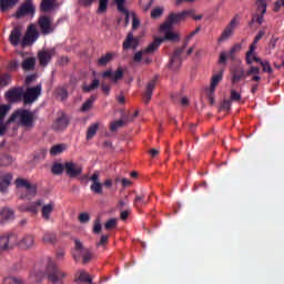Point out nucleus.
Listing matches in <instances>:
<instances>
[{
  "instance_id": "1",
  "label": "nucleus",
  "mask_w": 284,
  "mask_h": 284,
  "mask_svg": "<svg viewBox=\"0 0 284 284\" xmlns=\"http://www.w3.org/2000/svg\"><path fill=\"white\" fill-rule=\"evenodd\" d=\"M16 245H18L20 250H31V247H34V235H24L20 240L14 234L2 235L0 237V250L2 252L12 250Z\"/></svg>"
},
{
  "instance_id": "2",
  "label": "nucleus",
  "mask_w": 284,
  "mask_h": 284,
  "mask_svg": "<svg viewBox=\"0 0 284 284\" xmlns=\"http://www.w3.org/2000/svg\"><path fill=\"white\" fill-rule=\"evenodd\" d=\"M194 19V21H201L203 14H196L193 9L184 10L181 12L169 13L166 20L160 26L161 30H172L174 26L187 21V19Z\"/></svg>"
},
{
  "instance_id": "3",
  "label": "nucleus",
  "mask_w": 284,
  "mask_h": 284,
  "mask_svg": "<svg viewBox=\"0 0 284 284\" xmlns=\"http://www.w3.org/2000/svg\"><path fill=\"white\" fill-rule=\"evenodd\" d=\"M8 123H18L23 128H32L34 125V114L28 110H18L8 120Z\"/></svg>"
},
{
  "instance_id": "4",
  "label": "nucleus",
  "mask_w": 284,
  "mask_h": 284,
  "mask_svg": "<svg viewBox=\"0 0 284 284\" xmlns=\"http://www.w3.org/2000/svg\"><path fill=\"white\" fill-rule=\"evenodd\" d=\"M161 40H154L144 50L136 52L133 57V61H135V63H141V61H144V63H151L152 59H150V57L159 50Z\"/></svg>"
},
{
  "instance_id": "5",
  "label": "nucleus",
  "mask_w": 284,
  "mask_h": 284,
  "mask_svg": "<svg viewBox=\"0 0 284 284\" xmlns=\"http://www.w3.org/2000/svg\"><path fill=\"white\" fill-rule=\"evenodd\" d=\"M45 274L51 283H62L63 278L68 276V273L61 271L53 261L49 262Z\"/></svg>"
},
{
  "instance_id": "6",
  "label": "nucleus",
  "mask_w": 284,
  "mask_h": 284,
  "mask_svg": "<svg viewBox=\"0 0 284 284\" xmlns=\"http://www.w3.org/2000/svg\"><path fill=\"white\" fill-rule=\"evenodd\" d=\"M116 7L119 12H123L125 17V24L128 26L130 23V19H132V30H136L139 26H141V21H139V18H136V14L134 12H129L125 9V0H115Z\"/></svg>"
},
{
  "instance_id": "7",
  "label": "nucleus",
  "mask_w": 284,
  "mask_h": 284,
  "mask_svg": "<svg viewBox=\"0 0 284 284\" xmlns=\"http://www.w3.org/2000/svg\"><path fill=\"white\" fill-rule=\"evenodd\" d=\"M223 81V70L214 74L211 79V85L204 90V94L211 105H214V92H216V85Z\"/></svg>"
},
{
  "instance_id": "8",
  "label": "nucleus",
  "mask_w": 284,
  "mask_h": 284,
  "mask_svg": "<svg viewBox=\"0 0 284 284\" xmlns=\"http://www.w3.org/2000/svg\"><path fill=\"white\" fill-rule=\"evenodd\" d=\"M42 88L41 84H38L36 87L27 88V90L22 91V101L24 105H30L41 97Z\"/></svg>"
},
{
  "instance_id": "9",
  "label": "nucleus",
  "mask_w": 284,
  "mask_h": 284,
  "mask_svg": "<svg viewBox=\"0 0 284 284\" xmlns=\"http://www.w3.org/2000/svg\"><path fill=\"white\" fill-rule=\"evenodd\" d=\"M82 256V263H90L92 260V252L90 250L84 248L81 241L75 240V250L73 252V258L74 261H78Z\"/></svg>"
},
{
  "instance_id": "10",
  "label": "nucleus",
  "mask_w": 284,
  "mask_h": 284,
  "mask_svg": "<svg viewBox=\"0 0 284 284\" xmlns=\"http://www.w3.org/2000/svg\"><path fill=\"white\" fill-rule=\"evenodd\" d=\"M16 186L18 190H24L27 199H32V196L37 195V185L30 184L26 179L18 178L16 180Z\"/></svg>"
},
{
  "instance_id": "11",
  "label": "nucleus",
  "mask_w": 284,
  "mask_h": 284,
  "mask_svg": "<svg viewBox=\"0 0 284 284\" xmlns=\"http://www.w3.org/2000/svg\"><path fill=\"white\" fill-rule=\"evenodd\" d=\"M239 27V19L235 17L231 20V22L225 27L222 31L220 38L217 39L219 43H223V41H227L234 34V31Z\"/></svg>"
},
{
  "instance_id": "12",
  "label": "nucleus",
  "mask_w": 284,
  "mask_h": 284,
  "mask_svg": "<svg viewBox=\"0 0 284 284\" xmlns=\"http://www.w3.org/2000/svg\"><path fill=\"white\" fill-rule=\"evenodd\" d=\"M255 6L257 8V12H260V13L253 16L252 21H256V23H258V26H262L263 21H264L263 14H265V12H267V0H256Z\"/></svg>"
},
{
  "instance_id": "13",
  "label": "nucleus",
  "mask_w": 284,
  "mask_h": 284,
  "mask_svg": "<svg viewBox=\"0 0 284 284\" xmlns=\"http://www.w3.org/2000/svg\"><path fill=\"white\" fill-rule=\"evenodd\" d=\"M64 170L71 179L79 176L83 172V168L74 162H67L64 164Z\"/></svg>"
},
{
  "instance_id": "14",
  "label": "nucleus",
  "mask_w": 284,
  "mask_h": 284,
  "mask_svg": "<svg viewBox=\"0 0 284 284\" xmlns=\"http://www.w3.org/2000/svg\"><path fill=\"white\" fill-rule=\"evenodd\" d=\"M38 23L42 34H50V32L54 31V28L52 27V20L48 16L40 17Z\"/></svg>"
},
{
  "instance_id": "15",
  "label": "nucleus",
  "mask_w": 284,
  "mask_h": 284,
  "mask_svg": "<svg viewBox=\"0 0 284 284\" xmlns=\"http://www.w3.org/2000/svg\"><path fill=\"white\" fill-rule=\"evenodd\" d=\"M55 54L57 51L54 49H44L42 51H39L38 59L40 61V65H48L52 60V57H54Z\"/></svg>"
},
{
  "instance_id": "16",
  "label": "nucleus",
  "mask_w": 284,
  "mask_h": 284,
  "mask_svg": "<svg viewBox=\"0 0 284 284\" xmlns=\"http://www.w3.org/2000/svg\"><path fill=\"white\" fill-rule=\"evenodd\" d=\"M37 39H39V31H37V26L30 24L22 43L23 45H28V43H34Z\"/></svg>"
},
{
  "instance_id": "17",
  "label": "nucleus",
  "mask_w": 284,
  "mask_h": 284,
  "mask_svg": "<svg viewBox=\"0 0 284 284\" xmlns=\"http://www.w3.org/2000/svg\"><path fill=\"white\" fill-rule=\"evenodd\" d=\"M90 181L92 182L90 190L94 194H103V184L101 183V180H99V172H94L90 176Z\"/></svg>"
},
{
  "instance_id": "18",
  "label": "nucleus",
  "mask_w": 284,
  "mask_h": 284,
  "mask_svg": "<svg viewBox=\"0 0 284 284\" xmlns=\"http://www.w3.org/2000/svg\"><path fill=\"white\" fill-rule=\"evenodd\" d=\"M10 112V105L9 104H3L0 105V136H3L6 134V130H8V126L10 123L3 124V120L6 119V115Z\"/></svg>"
},
{
  "instance_id": "19",
  "label": "nucleus",
  "mask_w": 284,
  "mask_h": 284,
  "mask_svg": "<svg viewBox=\"0 0 284 284\" xmlns=\"http://www.w3.org/2000/svg\"><path fill=\"white\" fill-rule=\"evenodd\" d=\"M26 14H34V6L32 4V0H27L16 13L17 19H21V17H26Z\"/></svg>"
},
{
  "instance_id": "20",
  "label": "nucleus",
  "mask_w": 284,
  "mask_h": 284,
  "mask_svg": "<svg viewBox=\"0 0 284 284\" xmlns=\"http://www.w3.org/2000/svg\"><path fill=\"white\" fill-rule=\"evenodd\" d=\"M160 32H164V38H156L154 41H161L163 43V41H180L181 39V36L172 31V29L160 28Z\"/></svg>"
},
{
  "instance_id": "21",
  "label": "nucleus",
  "mask_w": 284,
  "mask_h": 284,
  "mask_svg": "<svg viewBox=\"0 0 284 284\" xmlns=\"http://www.w3.org/2000/svg\"><path fill=\"white\" fill-rule=\"evenodd\" d=\"M12 183V173L0 171V192H6Z\"/></svg>"
},
{
  "instance_id": "22",
  "label": "nucleus",
  "mask_w": 284,
  "mask_h": 284,
  "mask_svg": "<svg viewBox=\"0 0 284 284\" xmlns=\"http://www.w3.org/2000/svg\"><path fill=\"white\" fill-rule=\"evenodd\" d=\"M6 98L11 102V103H17V101L23 100V89L18 88V89H12L9 90L6 93Z\"/></svg>"
},
{
  "instance_id": "23",
  "label": "nucleus",
  "mask_w": 284,
  "mask_h": 284,
  "mask_svg": "<svg viewBox=\"0 0 284 284\" xmlns=\"http://www.w3.org/2000/svg\"><path fill=\"white\" fill-rule=\"evenodd\" d=\"M260 63V65H262L263 68V72H266L267 74H272V72H274V70L272 69V65H270V61L267 60H262L261 58L256 57V55H252L250 58V63Z\"/></svg>"
},
{
  "instance_id": "24",
  "label": "nucleus",
  "mask_w": 284,
  "mask_h": 284,
  "mask_svg": "<svg viewBox=\"0 0 284 284\" xmlns=\"http://www.w3.org/2000/svg\"><path fill=\"white\" fill-rule=\"evenodd\" d=\"M14 220V211L9 207H4L0 211V223H8V221Z\"/></svg>"
},
{
  "instance_id": "25",
  "label": "nucleus",
  "mask_w": 284,
  "mask_h": 284,
  "mask_svg": "<svg viewBox=\"0 0 284 284\" xmlns=\"http://www.w3.org/2000/svg\"><path fill=\"white\" fill-rule=\"evenodd\" d=\"M183 52V49L175 50L173 57L171 58L170 65L173 70H178V68H181V54Z\"/></svg>"
},
{
  "instance_id": "26",
  "label": "nucleus",
  "mask_w": 284,
  "mask_h": 284,
  "mask_svg": "<svg viewBox=\"0 0 284 284\" xmlns=\"http://www.w3.org/2000/svg\"><path fill=\"white\" fill-rule=\"evenodd\" d=\"M263 37H265V31L260 30L250 45V57H254V52H256V49L258 48V41H261Z\"/></svg>"
},
{
  "instance_id": "27",
  "label": "nucleus",
  "mask_w": 284,
  "mask_h": 284,
  "mask_svg": "<svg viewBox=\"0 0 284 284\" xmlns=\"http://www.w3.org/2000/svg\"><path fill=\"white\" fill-rule=\"evenodd\" d=\"M150 203V195L145 196V194L136 195L133 202L134 207H145V205Z\"/></svg>"
},
{
  "instance_id": "28",
  "label": "nucleus",
  "mask_w": 284,
  "mask_h": 284,
  "mask_svg": "<svg viewBox=\"0 0 284 284\" xmlns=\"http://www.w3.org/2000/svg\"><path fill=\"white\" fill-rule=\"evenodd\" d=\"M75 283H92V278H90V274L85 271H78L74 277Z\"/></svg>"
},
{
  "instance_id": "29",
  "label": "nucleus",
  "mask_w": 284,
  "mask_h": 284,
  "mask_svg": "<svg viewBox=\"0 0 284 284\" xmlns=\"http://www.w3.org/2000/svg\"><path fill=\"white\" fill-rule=\"evenodd\" d=\"M154 88H156V82L154 80H152L146 85V91L143 95L144 103H150V100L152 99V92H154Z\"/></svg>"
},
{
  "instance_id": "30",
  "label": "nucleus",
  "mask_w": 284,
  "mask_h": 284,
  "mask_svg": "<svg viewBox=\"0 0 284 284\" xmlns=\"http://www.w3.org/2000/svg\"><path fill=\"white\" fill-rule=\"evenodd\" d=\"M9 40L13 45H19V41H21V29L14 28L9 36Z\"/></svg>"
},
{
  "instance_id": "31",
  "label": "nucleus",
  "mask_w": 284,
  "mask_h": 284,
  "mask_svg": "<svg viewBox=\"0 0 284 284\" xmlns=\"http://www.w3.org/2000/svg\"><path fill=\"white\" fill-rule=\"evenodd\" d=\"M52 212H54V202H50L42 206V217L45 219V221H50V214Z\"/></svg>"
},
{
  "instance_id": "32",
  "label": "nucleus",
  "mask_w": 284,
  "mask_h": 284,
  "mask_svg": "<svg viewBox=\"0 0 284 284\" xmlns=\"http://www.w3.org/2000/svg\"><path fill=\"white\" fill-rule=\"evenodd\" d=\"M57 6V0H42L40 9L42 12H50V10H54Z\"/></svg>"
},
{
  "instance_id": "33",
  "label": "nucleus",
  "mask_w": 284,
  "mask_h": 284,
  "mask_svg": "<svg viewBox=\"0 0 284 284\" xmlns=\"http://www.w3.org/2000/svg\"><path fill=\"white\" fill-rule=\"evenodd\" d=\"M68 146L65 144H55L50 149L51 156H58V154H63Z\"/></svg>"
},
{
  "instance_id": "34",
  "label": "nucleus",
  "mask_w": 284,
  "mask_h": 284,
  "mask_svg": "<svg viewBox=\"0 0 284 284\" xmlns=\"http://www.w3.org/2000/svg\"><path fill=\"white\" fill-rule=\"evenodd\" d=\"M129 48H136V40L132 33H129L123 42V49L129 50Z\"/></svg>"
},
{
  "instance_id": "35",
  "label": "nucleus",
  "mask_w": 284,
  "mask_h": 284,
  "mask_svg": "<svg viewBox=\"0 0 284 284\" xmlns=\"http://www.w3.org/2000/svg\"><path fill=\"white\" fill-rule=\"evenodd\" d=\"M68 128V118L61 116L53 123L54 130H65Z\"/></svg>"
},
{
  "instance_id": "36",
  "label": "nucleus",
  "mask_w": 284,
  "mask_h": 284,
  "mask_svg": "<svg viewBox=\"0 0 284 284\" xmlns=\"http://www.w3.org/2000/svg\"><path fill=\"white\" fill-rule=\"evenodd\" d=\"M99 122L91 124L87 130V139L90 141V139H94L98 130H99Z\"/></svg>"
},
{
  "instance_id": "37",
  "label": "nucleus",
  "mask_w": 284,
  "mask_h": 284,
  "mask_svg": "<svg viewBox=\"0 0 284 284\" xmlns=\"http://www.w3.org/2000/svg\"><path fill=\"white\" fill-rule=\"evenodd\" d=\"M37 63V59L34 58H27L22 62V69L28 71V70H34V65Z\"/></svg>"
},
{
  "instance_id": "38",
  "label": "nucleus",
  "mask_w": 284,
  "mask_h": 284,
  "mask_svg": "<svg viewBox=\"0 0 284 284\" xmlns=\"http://www.w3.org/2000/svg\"><path fill=\"white\" fill-rule=\"evenodd\" d=\"M94 101H97V97H94V95L90 97V98L82 104L81 112H90V110L92 109V105H94Z\"/></svg>"
},
{
  "instance_id": "39",
  "label": "nucleus",
  "mask_w": 284,
  "mask_h": 284,
  "mask_svg": "<svg viewBox=\"0 0 284 284\" xmlns=\"http://www.w3.org/2000/svg\"><path fill=\"white\" fill-rule=\"evenodd\" d=\"M112 59H114V53H106L98 60V65L105 67Z\"/></svg>"
},
{
  "instance_id": "40",
  "label": "nucleus",
  "mask_w": 284,
  "mask_h": 284,
  "mask_svg": "<svg viewBox=\"0 0 284 284\" xmlns=\"http://www.w3.org/2000/svg\"><path fill=\"white\" fill-rule=\"evenodd\" d=\"M42 242L47 245H52L57 243V235H54L53 233H44V235L42 236Z\"/></svg>"
},
{
  "instance_id": "41",
  "label": "nucleus",
  "mask_w": 284,
  "mask_h": 284,
  "mask_svg": "<svg viewBox=\"0 0 284 284\" xmlns=\"http://www.w3.org/2000/svg\"><path fill=\"white\" fill-rule=\"evenodd\" d=\"M100 82L99 80L94 79L91 84H83L82 90L83 92H92L99 88Z\"/></svg>"
},
{
  "instance_id": "42",
  "label": "nucleus",
  "mask_w": 284,
  "mask_h": 284,
  "mask_svg": "<svg viewBox=\"0 0 284 284\" xmlns=\"http://www.w3.org/2000/svg\"><path fill=\"white\" fill-rule=\"evenodd\" d=\"M17 3H19V0H0L1 10H8L13 6H17Z\"/></svg>"
},
{
  "instance_id": "43",
  "label": "nucleus",
  "mask_w": 284,
  "mask_h": 284,
  "mask_svg": "<svg viewBox=\"0 0 284 284\" xmlns=\"http://www.w3.org/2000/svg\"><path fill=\"white\" fill-rule=\"evenodd\" d=\"M163 12H165L163 7H155L151 11V19H161V17H163Z\"/></svg>"
},
{
  "instance_id": "44",
  "label": "nucleus",
  "mask_w": 284,
  "mask_h": 284,
  "mask_svg": "<svg viewBox=\"0 0 284 284\" xmlns=\"http://www.w3.org/2000/svg\"><path fill=\"white\" fill-rule=\"evenodd\" d=\"M244 72H243V69H237L233 72V78H232V81L233 83H239V81H241L244 77Z\"/></svg>"
},
{
  "instance_id": "45",
  "label": "nucleus",
  "mask_w": 284,
  "mask_h": 284,
  "mask_svg": "<svg viewBox=\"0 0 284 284\" xmlns=\"http://www.w3.org/2000/svg\"><path fill=\"white\" fill-rule=\"evenodd\" d=\"M55 97L63 101L64 99H68V91L64 88H58L55 90Z\"/></svg>"
},
{
  "instance_id": "46",
  "label": "nucleus",
  "mask_w": 284,
  "mask_h": 284,
  "mask_svg": "<svg viewBox=\"0 0 284 284\" xmlns=\"http://www.w3.org/2000/svg\"><path fill=\"white\" fill-rule=\"evenodd\" d=\"M241 50H243V43H240V44H234L230 52H229V57L231 59H234V55L237 53V52H241Z\"/></svg>"
},
{
  "instance_id": "47",
  "label": "nucleus",
  "mask_w": 284,
  "mask_h": 284,
  "mask_svg": "<svg viewBox=\"0 0 284 284\" xmlns=\"http://www.w3.org/2000/svg\"><path fill=\"white\" fill-rule=\"evenodd\" d=\"M64 170H65V165L55 163L52 165L51 172L53 174H62Z\"/></svg>"
},
{
  "instance_id": "48",
  "label": "nucleus",
  "mask_w": 284,
  "mask_h": 284,
  "mask_svg": "<svg viewBox=\"0 0 284 284\" xmlns=\"http://www.w3.org/2000/svg\"><path fill=\"white\" fill-rule=\"evenodd\" d=\"M123 125H125V122H123V120H118L111 123L110 130L111 132H116V130H119V128H123Z\"/></svg>"
},
{
  "instance_id": "49",
  "label": "nucleus",
  "mask_w": 284,
  "mask_h": 284,
  "mask_svg": "<svg viewBox=\"0 0 284 284\" xmlns=\"http://www.w3.org/2000/svg\"><path fill=\"white\" fill-rule=\"evenodd\" d=\"M231 109H232V100H224V101L220 104V110H221V111L230 112Z\"/></svg>"
},
{
  "instance_id": "50",
  "label": "nucleus",
  "mask_w": 284,
  "mask_h": 284,
  "mask_svg": "<svg viewBox=\"0 0 284 284\" xmlns=\"http://www.w3.org/2000/svg\"><path fill=\"white\" fill-rule=\"evenodd\" d=\"M112 81H114V83H116V81L123 79V69H118L114 73H112L111 75Z\"/></svg>"
},
{
  "instance_id": "51",
  "label": "nucleus",
  "mask_w": 284,
  "mask_h": 284,
  "mask_svg": "<svg viewBox=\"0 0 284 284\" xmlns=\"http://www.w3.org/2000/svg\"><path fill=\"white\" fill-rule=\"evenodd\" d=\"M41 205H43V202L41 200H39L38 202L31 204L30 206L27 207V210L29 212H33L34 214H37L38 212V207H41Z\"/></svg>"
},
{
  "instance_id": "52",
  "label": "nucleus",
  "mask_w": 284,
  "mask_h": 284,
  "mask_svg": "<svg viewBox=\"0 0 284 284\" xmlns=\"http://www.w3.org/2000/svg\"><path fill=\"white\" fill-rule=\"evenodd\" d=\"M11 78L8 74L0 77V88H6V85H10Z\"/></svg>"
},
{
  "instance_id": "53",
  "label": "nucleus",
  "mask_w": 284,
  "mask_h": 284,
  "mask_svg": "<svg viewBox=\"0 0 284 284\" xmlns=\"http://www.w3.org/2000/svg\"><path fill=\"white\" fill-rule=\"evenodd\" d=\"M12 164V158L8 155H2L0 156V165L2 166H8Z\"/></svg>"
},
{
  "instance_id": "54",
  "label": "nucleus",
  "mask_w": 284,
  "mask_h": 284,
  "mask_svg": "<svg viewBox=\"0 0 284 284\" xmlns=\"http://www.w3.org/2000/svg\"><path fill=\"white\" fill-rule=\"evenodd\" d=\"M110 0H100L99 1L98 12H100V13L106 12V10H108V2Z\"/></svg>"
},
{
  "instance_id": "55",
  "label": "nucleus",
  "mask_w": 284,
  "mask_h": 284,
  "mask_svg": "<svg viewBox=\"0 0 284 284\" xmlns=\"http://www.w3.org/2000/svg\"><path fill=\"white\" fill-rule=\"evenodd\" d=\"M105 230H114L116 227V219H111L104 224Z\"/></svg>"
},
{
  "instance_id": "56",
  "label": "nucleus",
  "mask_w": 284,
  "mask_h": 284,
  "mask_svg": "<svg viewBox=\"0 0 284 284\" xmlns=\"http://www.w3.org/2000/svg\"><path fill=\"white\" fill-rule=\"evenodd\" d=\"M4 284H23V283L21 282V280L17 277H9V278H6Z\"/></svg>"
},
{
  "instance_id": "57",
  "label": "nucleus",
  "mask_w": 284,
  "mask_h": 284,
  "mask_svg": "<svg viewBox=\"0 0 284 284\" xmlns=\"http://www.w3.org/2000/svg\"><path fill=\"white\" fill-rule=\"evenodd\" d=\"M80 223H88L90 221V214L88 213H81L79 215Z\"/></svg>"
},
{
  "instance_id": "58",
  "label": "nucleus",
  "mask_w": 284,
  "mask_h": 284,
  "mask_svg": "<svg viewBox=\"0 0 284 284\" xmlns=\"http://www.w3.org/2000/svg\"><path fill=\"white\" fill-rule=\"evenodd\" d=\"M219 63L225 65L227 63V53L225 51L220 53Z\"/></svg>"
},
{
  "instance_id": "59",
  "label": "nucleus",
  "mask_w": 284,
  "mask_h": 284,
  "mask_svg": "<svg viewBox=\"0 0 284 284\" xmlns=\"http://www.w3.org/2000/svg\"><path fill=\"white\" fill-rule=\"evenodd\" d=\"M231 101H241V93L235 90L231 91Z\"/></svg>"
},
{
  "instance_id": "60",
  "label": "nucleus",
  "mask_w": 284,
  "mask_h": 284,
  "mask_svg": "<svg viewBox=\"0 0 284 284\" xmlns=\"http://www.w3.org/2000/svg\"><path fill=\"white\" fill-rule=\"evenodd\" d=\"M201 32V27H197L194 31L186 36V41H190L192 38L196 37Z\"/></svg>"
},
{
  "instance_id": "61",
  "label": "nucleus",
  "mask_w": 284,
  "mask_h": 284,
  "mask_svg": "<svg viewBox=\"0 0 284 284\" xmlns=\"http://www.w3.org/2000/svg\"><path fill=\"white\" fill-rule=\"evenodd\" d=\"M93 232H94V234H99L101 232V222L100 221L94 222Z\"/></svg>"
},
{
  "instance_id": "62",
  "label": "nucleus",
  "mask_w": 284,
  "mask_h": 284,
  "mask_svg": "<svg viewBox=\"0 0 284 284\" xmlns=\"http://www.w3.org/2000/svg\"><path fill=\"white\" fill-rule=\"evenodd\" d=\"M34 81H37V75L36 74H31V75L27 77L26 84L30 85V83H32Z\"/></svg>"
},
{
  "instance_id": "63",
  "label": "nucleus",
  "mask_w": 284,
  "mask_h": 284,
  "mask_svg": "<svg viewBox=\"0 0 284 284\" xmlns=\"http://www.w3.org/2000/svg\"><path fill=\"white\" fill-rule=\"evenodd\" d=\"M108 235H102L100 239V243H98V246L105 245L108 243Z\"/></svg>"
},
{
  "instance_id": "64",
  "label": "nucleus",
  "mask_w": 284,
  "mask_h": 284,
  "mask_svg": "<svg viewBox=\"0 0 284 284\" xmlns=\"http://www.w3.org/2000/svg\"><path fill=\"white\" fill-rule=\"evenodd\" d=\"M261 68L258 67H251L250 68V74H260Z\"/></svg>"
}]
</instances>
